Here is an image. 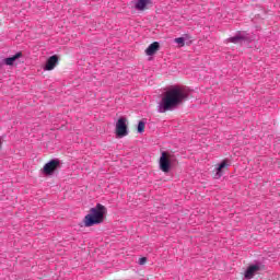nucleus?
<instances>
[{"label": "nucleus", "mask_w": 280, "mask_h": 280, "mask_svg": "<svg viewBox=\"0 0 280 280\" xmlns=\"http://www.w3.org/2000/svg\"><path fill=\"white\" fill-rule=\"evenodd\" d=\"M191 95V90L187 86L173 85L168 88L159 103L158 113H167L178 108L183 102L187 101Z\"/></svg>", "instance_id": "obj_1"}, {"label": "nucleus", "mask_w": 280, "mask_h": 280, "mask_svg": "<svg viewBox=\"0 0 280 280\" xmlns=\"http://www.w3.org/2000/svg\"><path fill=\"white\" fill-rule=\"evenodd\" d=\"M104 211H92L83 219L84 226H95V224H102L104 222Z\"/></svg>", "instance_id": "obj_2"}, {"label": "nucleus", "mask_w": 280, "mask_h": 280, "mask_svg": "<svg viewBox=\"0 0 280 280\" xmlns=\"http://www.w3.org/2000/svg\"><path fill=\"white\" fill-rule=\"evenodd\" d=\"M174 162V155L163 151L160 158V170L167 174L172 170V163Z\"/></svg>", "instance_id": "obj_3"}, {"label": "nucleus", "mask_w": 280, "mask_h": 280, "mask_svg": "<svg viewBox=\"0 0 280 280\" xmlns=\"http://www.w3.org/2000/svg\"><path fill=\"white\" fill-rule=\"evenodd\" d=\"M128 119L126 117H120L116 122V136L118 139H122V137H128V125L126 122Z\"/></svg>", "instance_id": "obj_4"}, {"label": "nucleus", "mask_w": 280, "mask_h": 280, "mask_svg": "<svg viewBox=\"0 0 280 280\" xmlns=\"http://www.w3.org/2000/svg\"><path fill=\"white\" fill-rule=\"evenodd\" d=\"M60 165V161L59 160H51L48 163H46L43 167V172L47 175V176H51V174L54 172H56V170H58V166Z\"/></svg>", "instance_id": "obj_5"}, {"label": "nucleus", "mask_w": 280, "mask_h": 280, "mask_svg": "<svg viewBox=\"0 0 280 280\" xmlns=\"http://www.w3.org/2000/svg\"><path fill=\"white\" fill-rule=\"evenodd\" d=\"M57 66H58V57L57 55H54L47 59L44 69L45 71H54V69H56Z\"/></svg>", "instance_id": "obj_6"}, {"label": "nucleus", "mask_w": 280, "mask_h": 280, "mask_svg": "<svg viewBox=\"0 0 280 280\" xmlns=\"http://www.w3.org/2000/svg\"><path fill=\"white\" fill-rule=\"evenodd\" d=\"M259 270H261V268L259 267V265H252L247 268V270L245 271V279H253V277H255V275H257V272H259Z\"/></svg>", "instance_id": "obj_7"}, {"label": "nucleus", "mask_w": 280, "mask_h": 280, "mask_svg": "<svg viewBox=\"0 0 280 280\" xmlns=\"http://www.w3.org/2000/svg\"><path fill=\"white\" fill-rule=\"evenodd\" d=\"M152 3L150 0H136L135 1V10H138L139 12H143Z\"/></svg>", "instance_id": "obj_8"}, {"label": "nucleus", "mask_w": 280, "mask_h": 280, "mask_svg": "<svg viewBox=\"0 0 280 280\" xmlns=\"http://www.w3.org/2000/svg\"><path fill=\"white\" fill-rule=\"evenodd\" d=\"M19 58H23V52L19 51L13 57H8L3 59V63L7 65V67H12Z\"/></svg>", "instance_id": "obj_9"}, {"label": "nucleus", "mask_w": 280, "mask_h": 280, "mask_svg": "<svg viewBox=\"0 0 280 280\" xmlns=\"http://www.w3.org/2000/svg\"><path fill=\"white\" fill-rule=\"evenodd\" d=\"M242 40H246V33L245 32H238L235 36L228 38L226 43L237 44Z\"/></svg>", "instance_id": "obj_10"}, {"label": "nucleus", "mask_w": 280, "mask_h": 280, "mask_svg": "<svg viewBox=\"0 0 280 280\" xmlns=\"http://www.w3.org/2000/svg\"><path fill=\"white\" fill-rule=\"evenodd\" d=\"M160 47L161 45L159 44V42L150 44L149 47L145 49L147 56H154V54L159 51Z\"/></svg>", "instance_id": "obj_11"}, {"label": "nucleus", "mask_w": 280, "mask_h": 280, "mask_svg": "<svg viewBox=\"0 0 280 280\" xmlns=\"http://www.w3.org/2000/svg\"><path fill=\"white\" fill-rule=\"evenodd\" d=\"M224 167H229V160H223L218 167L215 168L217 173L214 175V178H222V170Z\"/></svg>", "instance_id": "obj_12"}, {"label": "nucleus", "mask_w": 280, "mask_h": 280, "mask_svg": "<svg viewBox=\"0 0 280 280\" xmlns=\"http://www.w3.org/2000/svg\"><path fill=\"white\" fill-rule=\"evenodd\" d=\"M144 130H145V121L140 120L138 122V132L141 135V133H143Z\"/></svg>", "instance_id": "obj_13"}, {"label": "nucleus", "mask_w": 280, "mask_h": 280, "mask_svg": "<svg viewBox=\"0 0 280 280\" xmlns=\"http://www.w3.org/2000/svg\"><path fill=\"white\" fill-rule=\"evenodd\" d=\"M90 211H106V208L102 203H97L95 208H91Z\"/></svg>", "instance_id": "obj_14"}, {"label": "nucleus", "mask_w": 280, "mask_h": 280, "mask_svg": "<svg viewBox=\"0 0 280 280\" xmlns=\"http://www.w3.org/2000/svg\"><path fill=\"white\" fill-rule=\"evenodd\" d=\"M175 43H177V45H180V47H185V38L184 37L175 38Z\"/></svg>", "instance_id": "obj_15"}, {"label": "nucleus", "mask_w": 280, "mask_h": 280, "mask_svg": "<svg viewBox=\"0 0 280 280\" xmlns=\"http://www.w3.org/2000/svg\"><path fill=\"white\" fill-rule=\"evenodd\" d=\"M138 264L140 266H145V264H148V258L147 257L139 258Z\"/></svg>", "instance_id": "obj_16"}, {"label": "nucleus", "mask_w": 280, "mask_h": 280, "mask_svg": "<svg viewBox=\"0 0 280 280\" xmlns=\"http://www.w3.org/2000/svg\"><path fill=\"white\" fill-rule=\"evenodd\" d=\"M1 145H2V142H1V139H0V148H1Z\"/></svg>", "instance_id": "obj_17"}]
</instances>
